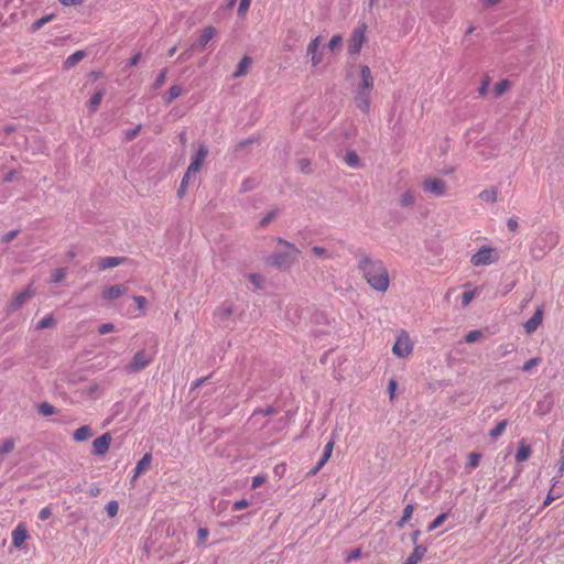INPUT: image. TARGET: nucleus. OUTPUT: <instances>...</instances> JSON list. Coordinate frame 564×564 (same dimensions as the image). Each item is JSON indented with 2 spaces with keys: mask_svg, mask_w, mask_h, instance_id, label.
<instances>
[{
  "mask_svg": "<svg viewBox=\"0 0 564 564\" xmlns=\"http://www.w3.org/2000/svg\"><path fill=\"white\" fill-rule=\"evenodd\" d=\"M93 436V431L88 425H83L75 430L73 437L76 442H84Z\"/></svg>",
  "mask_w": 564,
  "mask_h": 564,
  "instance_id": "5701e85b",
  "label": "nucleus"
},
{
  "mask_svg": "<svg viewBox=\"0 0 564 564\" xmlns=\"http://www.w3.org/2000/svg\"><path fill=\"white\" fill-rule=\"evenodd\" d=\"M540 358H531L524 362V365L522 366V370L529 372L532 368L536 367L540 364Z\"/></svg>",
  "mask_w": 564,
  "mask_h": 564,
  "instance_id": "09e8293b",
  "label": "nucleus"
},
{
  "mask_svg": "<svg viewBox=\"0 0 564 564\" xmlns=\"http://www.w3.org/2000/svg\"><path fill=\"white\" fill-rule=\"evenodd\" d=\"M208 535L209 531L207 528H199L197 531V545H204Z\"/></svg>",
  "mask_w": 564,
  "mask_h": 564,
  "instance_id": "a18cd8bd",
  "label": "nucleus"
},
{
  "mask_svg": "<svg viewBox=\"0 0 564 564\" xmlns=\"http://www.w3.org/2000/svg\"><path fill=\"white\" fill-rule=\"evenodd\" d=\"M414 202H415V196H414V193L412 189H408L406 192H404L399 199V204L402 207L412 206L414 204Z\"/></svg>",
  "mask_w": 564,
  "mask_h": 564,
  "instance_id": "cd10ccee",
  "label": "nucleus"
},
{
  "mask_svg": "<svg viewBox=\"0 0 564 564\" xmlns=\"http://www.w3.org/2000/svg\"><path fill=\"white\" fill-rule=\"evenodd\" d=\"M358 261L357 268L367 283L378 292H386L390 285V278L384 263L362 249L355 252Z\"/></svg>",
  "mask_w": 564,
  "mask_h": 564,
  "instance_id": "f257e3e1",
  "label": "nucleus"
},
{
  "mask_svg": "<svg viewBox=\"0 0 564 564\" xmlns=\"http://www.w3.org/2000/svg\"><path fill=\"white\" fill-rule=\"evenodd\" d=\"M56 324V321L54 319V317L52 315H48L44 318H42L37 324H36V329H44V328H51L53 327L54 325Z\"/></svg>",
  "mask_w": 564,
  "mask_h": 564,
  "instance_id": "c9c22d12",
  "label": "nucleus"
},
{
  "mask_svg": "<svg viewBox=\"0 0 564 564\" xmlns=\"http://www.w3.org/2000/svg\"><path fill=\"white\" fill-rule=\"evenodd\" d=\"M182 94V87L178 85H173L170 87L167 97L165 99L166 104H171L175 98L180 97Z\"/></svg>",
  "mask_w": 564,
  "mask_h": 564,
  "instance_id": "473e14b6",
  "label": "nucleus"
},
{
  "mask_svg": "<svg viewBox=\"0 0 564 564\" xmlns=\"http://www.w3.org/2000/svg\"><path fill=\"white\" fill-rule=\"evenodd\" d=\"M276 412L278 410L272 405L264 409H257L251 414L249 423L256 429H263L269 422L267 417L276 414Z\"/></svg>",
  "mask_w": 564,
  "mask_h": 564,
  "instance_id": "6e6552de",
  "label": "nucleus"
},
{
  "mask_svg": "<svg viewBox=\"0 0 564 564\" xmlns=\"http://www.w3.org/2000/svg\"><path fill=\"white\" fill-rule=\"evenodd\" d=\"M475 297V291H466L462 295V303L464 306L468 305Z\"/></svg>",
  "mask_w": 564,
  "mask_h": 564,
  "instance_id": "6e6d98bb",
  "label": "nucleus"
},
{
  "mask_svg": "<svg viewBox=\"0 0 564 564\" xmlns=\"http://www.w3.org/2000/svg\"><path fill=\"white\" fill-rule=\"evenodd\" d=\"M366 31L367 24L364 22L359 23L358 26L354 29L348 42V53L350 55H358L360 53L366 42Z\"/></svg>",
  "mask_w": 564,
  "mask_h": 564,
  "instance_id": "423d86ee",
  "label": "nucleus"
},
{
  "mask_svg": "<svg viewBox=\"0 0 564 564\" xmlns=\"http://www.w3.org/2000/svg\"><path fill=\"white\" fill-rule=\"evenodd\" d=\"M530 455H531L530 446L525 445L524 441H521L519 443V448H518V452L516 454V460L518 463L525 462L530 457Z\"/></svg>",
  "mask_w": 564,
  "mask_h": 564,
  "instance_id": "a878e982",
  "label": "nucleus"
},
{
  "mask_svg": "<svg viewBox=\"0 0 564 564\" xmlns=\"http://www.w3.org/2000/svg\"><path fill=\"white\" fill-rule=\"evenodd\" d=\"M151 462L152 455L150 453L144 454L134 468L133 479L138 478L144 470H147L150 467Z\"/></svg>",
  "mask_w": 564,
  "mask_h": 564,
  "instance_id": "412c9836",
  "label": "nucleus"
},
{
  "mask_svg": "<svg viewBox=\"0 0 564 564\" xmlns=\"http://www.w3.org/2000/svg\"><path fill=\"white\" fill-rule=\"evenodd\" d=\"M311 252L318 258H324V259L332 258V254L324 247L314 246V247H312Z\"/></svg>",
  "mask_w": 564,
  "mask_h": 564,
  "instance_id": "58836bf2",
  "label": "nucleus"
},
{
  "mask_svg": "<svg viewBox=\"0 0 564 564\" xmlns=\"http://www.w3.org/2000/svg\"><path fill=\"white\" fill-rule=\"evenodd\" d=\"M251 0H240L238 14L243 17L250 7Z\"/></svg>",
  "mask_w": 564,
  "mask_h": 564,
  "instance_id": "13d9d810",
  "label": "nucleus"
},
{
  "mask_svg": "<svg viewBox=\"0 0 564 564\" xmlns=\"http://www.w3.org/2000/svg\"><path fill=\"white\" fill-rule=\"evenodd\" d=\"M426 553V547L423 545H416L413 552L406 557L402 564H417Z\"/></svg>",
  "mask_w": 564,
  "mask_h": 564,
  "instance_id": "aec40b11",
  "label": "nucleus"
},
{
  "mask_svg": "<svg viewBox=\"0 0 564 564\" xmlns=\"http://www.w3.org/2000/svg\"><path fill=\"white\" fill-rule=\"evenodd\" d=\"M334 445H335V441L333 438L327 442V444L324 447V453H323L322 457L319 458L316 466L307 475L314 476L323 468V466L328 462V459L332 456Z\"/></svg>",
  "mask_w": 564,
  "mask_h": 564,
  "instance_id": "2eb2a0df",
  "label": "nucleus"
},
{
  "mask_svg": "<svg viewBox=\"0 0 564 564\" xmlns=\"http://www.w3.org/2000/svg\"><path fill=\"white\" fill-rule=\"evenodd\" d=\"M102 96H104V91L99 90V91L95 93L94 96L90 98L89 106H90L91 111H96V109L98 108V106L101 102Z\"/></svg>",
  "mask_w": 564,
  "mask_h": 564,
  "instance_id": "4c0bfd02",
  "label": "nucleus"
},
{
  "mask_svg": "<svg viewBox=\"0 0 564 564\" xmlns=\"http://www.w3.org/2000/svg\"><path fill=\"white\" fill-rule=\"evenodd\" d=\"M321 43L322 37L316 36L310 42L307 46L306 53L308 56H311V62L313 66H317L323 61V55L322 53L318 52Z\"/></svg>",
  "mask_w": 564,
  "mask_h": 564,
  "instance_id": "9b49d317",
  "label": "nucleus"
},
{
  "mask_svg": "<svg viewBox=\"0 0 564 564\" xmlns=\"http://www.w3.org/2000/svg\"><path fill=\"white\" fill-rule=\"evenodd\" d=\"M413 511H414V506L412 503H410V505L405 506L402 517L410 520L412 518Z\"/></svg>",
  "mask_w": 564,
  "mask_h": 564,
  "instance_id": "69168bd1",
  "label": "nucleus"
},
{
  "mask_svg": "<svg viewBox=\"0 0 564 564\" xmlns=\"http://www.w3.org/2000/svg\"><path fill=\"white\" fill-rule=\"evenodd\" d=\"M413 350V343L411 341L409 335L402 330L401 334L397 337V340L392 347V352L399 358L408 357Z\"/></svg>",
  "mask_w": 564,
  "mask_h": 564,
  "instance_id": "0eeeda50",
  "label": "nucleus"
},
{
  "mask_svg": "<svg viewBox=\"0 0 564 564\" xmlns=\"http://www.w3.org/2000/svg\"><path fill=\"white\" fill-rule=\"evenodd\" d=\"M507 425H508L507 420L500 421L494 429L490 430L489 435L492 438H498L505 432Z\"/></svg>",
  "mask_w": 564,
  "mask_h": 564,
  "instance_id": "7c9ffc66",
  "label": "nucleus"
},
{
  "mask_svg": "<svg viewBox=\"0 0 564 564\" xmlns=\"http://www.w3.org/2000/svg\"><path fill=\"white\" fill-rule=\"evenodd\" d=\"M127 288L122 284H115L102 291V297L106 300H116L127 292Z\"/></svg>",
  "mask_w": 564,
  "mask_h": 564,
  "instance_id": "f3484780",
  "label": "nucleus"
},
{
  "mask_svg": "<svg viewBox=\"0 0 564 564\" xmlns=\"http://www.w3.org/2000/svg\"><path fill=\"white\" fill-rule=\"evenodd\" d=\"M480 462V454L478 453H470L468 456V468H476L479 465Z\"/></svg>",
  "mask_w": 564,
  "mask_h": 564,
  "instance_id": "de8ad7c7",
  "label": "nucleus"
},
{
  "mask_svg": "<svg viewBox=\"0 0 564 564\" xmlns=\"http://www.w3.org/2000/svg\"><path fill=\"white\" fill-rule=\"evenodd\" d=\"M248 506H249V501L247 499H241L234 503L232 510L240 511L242 509H246Z\"/></svg>",
  "mask_w": 564,
  "mask_h": 564,
  "instance_id": "052dcab7",
  "label": "nucleus"
},
{
  "mask_svg": "<svg viewBox=\"0 0 564 564\" xmlns=\"http://www.w3.org/2000/svg\"><path fill=\"white\" fill-rule=\"evenodd\" d=\"M518 221L514 218H509L507 221V227L510 231H516L518 229Z\"/></svg>",
  "mask_w": 564,
  "mask_h": 564,
  "instance_id": "774afa93",
  "label": "nucleus"
},
{
  "mask_svg": "<svg viewBox=\"0 0 564 564\" xmlns=\"http://www.w3.org/2000/svg\"><path fill=\"white\" fill-rule=\"evenodd\" d=\"M341 44H343V37L341 35H334L330 41L328 42V45L327 47L332 51V52H335L336 50H339L341 47Z\"/></svg>",
  "mask_w": 564,
  "mask_h": 564,
  "instance_id": "a19ab883",
  "label": "nucleus"
},
{
  "mask_svg": "<svg viewBox=\"0 0 564 564\" xmlns=\"http://www.w3.org/2000/svg\"><path fill=\"white\" fill-rule=\"evenodd\" d=\"M54 18H55L54 14H47V15H44L41 19L34 21L30 28L31 32L39 31L41 28H43L44 24L51 22Z\"/></svg>",
  "mask_w": 564,
  "mask_h": 564,
  "instance_id": "c85d7f7f",
  "label": "nucleus"
},
{
  "mask_svg": "<svg viewBox=\"0 0 564 564\" xmlns=\"http://www.w3.org/2000/svg\"><path fill=\"white\" fill-rule=\"evenodd\" d=\"M498 261V253L496 249L482 246L475 254L470 258V263L474 267L489 265Z\"/></svg>",
  "mask_w": 564,
  "mask_h": 564,
  "instance_id": "39448f33",
  "label": "nucleus"
},
{
  "mask_svg": "<svg viewBox=\"0 0 564 564\" xmlns=\"http://www.w3.org/2000/svg\"><path fill=\"white\" fill-rule=\"evenodd\" d=\"M256 187H257V181L256 180H253V178H246L241 183L240 192L241 193H247V192H250V191L254 189Z\"/></svg>",
  "mask_w": 564,
  "mask_h": 564,
  "instance_id": "ea45409f",
  "label": "nucleus"
},
{
  "mask_svg": "<svg viewBox=\"0 0 564 564\" xmlns=\"http://www.w3.org/2000/svg\"><path fill=\"white\" fill-rule=\"evenodd\" d=\"M154 358V352H148L144 349H141L134 354L129 365L126 366V371L128 373H135L144 368H147Z\"/></svg>",
  "mask_w": 564,
  "mask_h": 564,
  "instance_id": "20e7f679",
  "label": "nucleus"
},
{
  "mask_svg": "<svg viewBox=\"0 0 564 564\" xmlns=\"http://www.w3.org/2000/svg\"><path fill=\"white\" fill-rule=\"evenodd\" d=\"M489 83H490V78L487 76L482 84L480 85V87L478 88V93L479 95L484 96L487 94V90H488V86H489Z\"/></svg>",
  "mask_w": 564,
  "mask_h": 564,
  "instance_id": "e2e57ef3",
  "label": "nucleus"
},
{
  "mask_svg": "<svg viewBox=\"0 0 564 564\" xmlns=\"http://www.w3.org/2000/svg\"><path fill=\"white\" fill-rule=\"evenodd\" d=\"M482 336V333L480 330H471L465 336L466 343H475Z\"/></svg>",
  "mask_w": 564,
  "mask_h": 564,
  "instance_id": "8fccbe9b",
  "label": "nucleus"
},
{
  "mask_svg": "<svg viewBox=\"0 0 564 564\" xmlns=\"http://www.w3.org/2000/svg\"><path fill=\"white\" fill-rule=\"evenodd\" d=\"M39 410L45 416L52 415V414L55 413V408L52 404L47 403V402L41 403L40 406H39Z\"/></svg>",
  "mask_w": 564,
  "mask_h": 564,
  "instance_id": "49530a36",
  "label": "nucleus"
},
{
  "mask_svg": "<svg viewBox=\"0 0 564 564\" xmlns=\"http://www.w3.org/2000/svg\"><path fill=\"white\" fill-rule=\"evenodd\" d=\"M543 319V311L542 308H538L533 316L525 322L524 329L528 334L534 333L538 327L542 324Z\"/></svg>",
  "mask_w": 564,
  "mask_h": 564,
  "instance_id": "dca6fc26",
  "label": "nucleus"
},
{
  "mask_svg": "<svg viewBox=\"0 0 564 564\" xmlns=\"http://www.w3.org/2000/svg\"><path fill=\"white\" fill-rule=\"evenodd\" d=\"M345 162L352 167L359 165L360 159L359 155L355 151H348L345 155Z\"/></svg>",
  "mask_w": 564,
  "mask_h": 564,
  "instance_id": "72a5a7b5",
  "label": "nucleus"
},
{
  "mask_svg": "<svg viewBox=\"0 0 564 564\" xmlns=\"http://www.w3.org/2000/svg\"><path fill=\"white\" fill-rule=\"evenodd\" d=\"M119 510V505L116 500H111L106 505V511L110 518H113L117 516Z\"/></svg>",
  "mask_w": 564,
  "mask_h": 564,
  "instance_id": "c03bdc74",
  "label": "nucleus"
},
{
  "mask_svg": "<svg viewBox=\"0 0 564 564\" xmlns=\"http://www.w3.org/2000/svg\"><path fill=\"white\" fill-rule=\"evenodd\" d=\"M207 154H208V148L205 144H202L198 148L195 158L193 159L189 166L187 167V172H189L191 174L197 173L200 170L203 162L205 161Z\"/></svg>",
  "mask_w": 564,
  "mask_h": 564,
  "instance_id": "ddd939ff",
  "label": "nucleus"
},
{
  "mask_svg": "<svg viewBox=\"0 0 564 564\" xmlns=\"http://www.w3.org/2000/svg\"><path fill=\"white\" fill-rule=\"evenodd\" d=\"M19 234V230H11L9 232H7L3 237H2V241L3 242H10L11 240H13Z\"/></svg>",
  "mask_w": 564,
  "mask_h": 564,
  "instance_id": "0e129e2a",
  "label": "nucleus"
},
{
  "mask_svg": "<svg viewBox=\"0 0 564 564\" xmlns=\"http://www.w3.org/2000/svg\"><path fill=\"white\" fill-rule=\"evenodd\" d=\"M126 261L123 257H106L99 260V270H106L122 264Z\"/></svg>",
  "mask_w": 564,
  "mask_h": 564,
  "instance_id": "6ab92c4d",
  "label": "nucleus"
},
{
  "mask_svg": "<svg viewBox=\"0 0 564 564\" xmlns=\"http://www.w3.org/2000/svg\"><path fill=\"white\" fill-rule=\"evenodd\" d=\"M252 59L248 56H245L240 59L235 73L234 77H241L247 74L249 66L251 65Z\"/></svg>",
  "mask_w": 564,
  "mask_h": 564,
  "instance_id": "393cba45",
  "label": "nucleus"
},
{
  "mask_svg": "<svg viewBox=\"0 0 564 564\" xmlns=\"http://www.w3.org/2000/svg\"><path fill=\"white\" fill-rule=\"evenodd\" d=\"M115 330V325L111 324V323H105V324H101L99 327H98V332L99 334L101 335H105V334H108V333H111Z\"/></svg>",
  "mask_w": 564,
  "mask_h": 564,
  "instance_id": "4d7b16f0",
  "label": "nucleus"
},
{
  "mask_svg": "<svg viewBox=\"0 0 564 564\" xmlns=\"http://www.w3.org/2000/svg\"><path fill=\"white\" fill-rule=\"evenodd\" d=\"M297 165H299V169L304 172V173H310L311 172V161L308 159H301L299 162H297Z\"/></svg>",
  "mask_w": 564,
  "mask_h": 564,
  "instance_id": "5fc2aeb1",
  "label": "nucleus"
},
{
  "mask_svg": "<svg viewBox=\"0 0 564 564\" xmlns=\"http://www.w3.org/2000/svg\"><path fill=\"white\" fill-rule=\"evenodd\" d=\"M215 314L219 322L225 323L232 314V308L231 306L219 307Z\"/></svg>",
  "mask_w": 564,
  "mask_h": 564,
  "instance_id": "2f4dec72",
  "label": "nucleus"
},
{
  "mask_svg": "<svg viewBox=\"0 0 564 564\" xmlns=\"http://www.w3.org/2000/svg\"><path fill=\"white\" fill-rule=\"evenodd\" d=\"M543 240L545 241V248H540V252L535 257H542L546 251L553 249L557 243V237L553 232H547Z\"/></svg>",
  "mask_w": 564,
  "mask_h": 564,
  "instance_id": "4be33fe9",
  "label": "nucleus"
},
{
  "mask_svg": "<svg viewBox=\"0 0 564 564\" xmlns=\"http://www.w3.org/2000/svg\"><path fill=\"white\" fill-rule=\"evenodd\" d=\"M111 441L112 438L109 433H105L95 438L93 442V454L104 456L108 452Z\"/></svg>",
  "mask_w": 564,
  "mask_h": 564,
  "instance_id": "9d476101",
  "label": "nucleus"
},
{
  "mask_svg": "<svg viewBox=\"0 0 564 564\" xmlns=\"http://www.w3.org/2000/svg\"><path fill=\"white\" fill-rule=\"evenodd\" d=\"M86 56V53L85 51H76L75 53H73L72 55H69L65 62H64V68H72L74 67L76 64H78L84 57Z\"/></svg>",
  "mask_w": 564,
  "mask_h": 564,
  "instance_id": "b1692460",
  "label": "nucleus"
},
{
  "mask_svg": "<svg viewBox=\"0 0 564 564\" xmlns=\"http://www.w3.org/2000/svg\"><path fill=\"white\" fill-rule=\"evenodd\" d=\"M276 241L279 245L284 246L286 250L270 254L267 259V263L278 269H289L296 261V256L300 254L301 251L295 245L283 238H278Z\"/></svg>",
  "mask_w": 564,
  "mask_h": 564,
  "instance_id": "7ed1b4c3",
  "label": "nucleus"
},
{
  "mask_svg": "<svg viewBox=\"0 0 564 564\" xmlns=\"http://www.w3.org/2000/svg\"><path fill=\"white\" fill-rule=\"evenodd\" d=\"M65 276H66V269L59 268V269L55 270L54 273L52 274L51 282L59 283L65 279Z\"/></svg>",
  "mask_w": 564,
  "mask_h": 564,
  "instance_id": "37998d69",
  "label": "nucleus"
},
{
  "mask_svg": "<svg viewBox=\"0 0 564 564\" xmlns=\"http://www.w3.org/2000/svg\"><path fill=\"white\" fill-rule=\"evenodd\" d=\"M447 519V513H441L438 514L430 524H429V528L427 530L429 531H433L435 530L436 528H438L440 525L443 524V522Z\"/></svg>",
  "mask_w": 564,
  "mask_h": 564,
  "instance_id": "79ce46f5",
  "label": "nucleus"
},
{
  "mask_svg": "<svg viewBox=\"0 0 564 564\" xmlns=\"http://www.w3.org/2000/svg\"><path fill=\"white\" fill-rule=\"evenodd\" d=\"M14 446H15L14 438H12V437L6 438L0 444V455L3 456L6 454L11 453L14 449Z\"/></svg>",
  "mask_w": 564,
  "mask_h": 564,
  "instance_id": "c756f323",
  "label": "nucleus"
},
{
  "mask_svg": "<svg viewBox=\"0 0 564 564\" xmlns=\"http://www.w3.org/2000/svg\"><path fill=\"white\" fill-rule=\"evenodd\" d=\"M32 295H33V292L31 291L30 288L18 293L13 297V300L9 303L8 312L12 313V312L18 311L23 304H25L31 299Z\"/></svg>",
  "mask_w": 564,
  "mask_h": 564,
  "instance_id": "f8f14e48",
  "label": "nucleus"
},
{
  "mask_svg": "<svg viewBox=\"0 0 564 564\" xmlns=\"http://www.w3.org/2000/svg\"><path fill=\"white\" fill-rule=\"evenodd\" d=\"M280 213L279 208H274L271 212H269L261 220L260 226L267 227Z\"/></svg>",
  "mask_w": 564,
  "mask_h": 564,
  "instance_id": "e433bc0d",
  "label": "nucleus"
},
{
  "mask_svg": "<svg viewBox=\"0 0 564 564\" xmlns=\"http://www.w3.org/2000/svg\"><path fill=\"white\" fill-rule=\"evenodd\" d=\"M53 514L51 506H47L40 510L39 512V519L41 521L47 520Z\"/></svg>",
  "mask_w": 564,
  "mask_h": 564,
  "instance_id": "864d4df0",
  "label": "nucleus"
},
{
  "mask_svg": "<svg viewBox=\"0 0 564 564\" xmlns=\"http://www.w3.org/2000/svg\"><path fill=\"white\" fill-rule=\"evenodd\" d=\"M479 198L488 203H495L498 198V191L496 188L484 189L479 193Z\"/></svg>",
  "mask_w": 564,
  "mask_h": 564,
  "instance_id": "bb28decb",
  "label": "nucleus"
},
{
  "mask_svg": "<svg viewBox=\"0 0 564 564\" xmlns=\"http://www.w3.org/2000/svg\"><path fill=\"white\" fill-rule=\"evenodd\" d=\"M140 130H141V124L137 126L133 129L127 130L124 132L126 133V139L129 140V141L133 140L139 134Z\"/></svg>",
  "mask_w": 564,
  "mask_h": 564,
  "instance_id": "bf43d9fd",
  "label": "nucleus"
},
{
  "mask_svg": "<svg viewBox=\"0 0 564 564\" xmlns=\"http://www.w3.org/2000/svg\"><path fill=\"white\" fill-rule=\"evenodd\" d=\"M216 34V29L214 26H207L203 30L200 37L196 43H193L191 50H200L203 51L206 45L212 41V39Z\"/></svg>",
  "mask_w": 564,
  "mask_h": 564,
  "instance_id": "4468645a",
  "label": "nucleus"
},
{
  "mask_svg": "<svg viewBox=\"0 0 564 564\" xmlns=\"http://www.w3.org/2000/svg\"><path fill=\"white\" fill-rule=\"evenodd\" d=\"M166 73H167L166 68L161 70V73L159 74V76L156 77V79L154 82V88L155 89L160 88L165 83Z\"/></svg>",
  "mask_w": 564,
  "mask_h": 564,
  "instance_id": "603ef678",
  "label": "nucleus"
},
{
  "mask_svg": "<svg viewBox=\"0 0 564 564\" xmlns=\"http://www.w3.org/2000/svg\"><path fill=\"white\" fill-rule=\"evenodd\" d=\"M510 88V83L507 79H502L495 85V95L497 97L503 95Z\"/></svg>",
  "mask_w": 564,
  "mask_h": 564,
  "instance_id": "f704fd0d",
  "label": "nucleus"
},
{
  "mask_svg": "<svg viewBox=\"0 0 564 564\" xmlns=\"http://www.w3.org/2000/svg\"><path fill=\"white\" fill-rule=\"evenodd\" d=\"M560 498V495H554L553 494V488L549 491L544 502H543V507H546L552 503V501H554L555 499Z\"/></svg>",
  "mask_w": 564,
  "mask_h": 564,
  "instance_id": "680f3d73",
  "label": "nucleus"
},
{
  "mask_svg": "<svg viewBox=\"0 0 564 564\" xmlns=\"http://www.w3.org/2000/svg\"><path fill=\"white\" fill-rule=\"evenodd\" d=\"M191 173L186 171V173L184 174L183 178H182V182H181V186L178 188V196H183L185 189H186V186L189 182V178H191Z\"/></svg>",
  "mask_w": 564,
  "mask_h": 564,
  "instance_id": "3c124183",
  "label": "nucleus"
},
{
  "mask_svg": "<svg viewBox=\"0 0 564 564\" xmlns=\"http://www.w3.org/2000/svg\"><path fill=\"white\" fill-rule=\"evenodd\" d=\"M100 492H101V489L97 485H91L88 489V494L90 497H97L100 495Z\"/></svg>",
  "mask_w": 564,
  "mask_h": 564,
  "instance_id": "338daca9",
  "label": "nucleus"
},
{
  "mask_svg": "<svg viewBox=\"0 0 564 564\" xmlns=\"http://www.w3.org/2000/svg\"><path fill=\"white\" fill-rule=\"evenodd\" d=\"M422 188L424 192L430 193L433 196L441 197L445 195L447 185L442 178L429 177L422 182Z\"/></svg>",
  "mask_w": 564,
  "mask_h": 564,
  "instance_id": "1a4fd4ad",
  "label": "nucleus"
},
{
  "mask_svg": "<svg viewBox=\"0 0 564 564\" xmlns=\"http://www.w3.org/2000/svg\"><path fill=\"white\" fill-rule=\"evenodd\" d=\"M28 538V531L23 524H19L12 532V544L20 549Z\"/></svg>",
  "mask_w": 564,
  "mask_h": 564,
  "instance_id": "a211bd4d",
  "label": "nucleus"
},
{
  "mask_svg": "<svg viewBox=\"0 0 564 564\" xmlns=\"http://www.w3.org/2000/svg\"><path fill=\"white\" fill-rule=\"evenodd\" d=\"M375 87V78L368 65L360 66V80L354 90V102L364 113L370 111V95Z\"/></svg>",
  "mask_w": 564,
  "mask_h": 564,
  "instance_id": "f03ea898",
  "label": "nucleus"
}]
</instances>
